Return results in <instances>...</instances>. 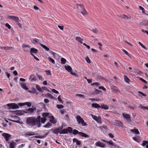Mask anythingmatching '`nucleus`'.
I'll list each match as a JSON object with an SVG mask.
<instances>
[{
  "label": "nucleus",
  "mask_w": 148,
  "mask_h": 148,
  "mask_svg": "<svg viewBox=\"0 0 148 148\" xmlns=\"http://www.w3.org/2000/svg\"><path fill=\"white\" fill-rule=\"evenodd\" d=\"M13 47H6V49L5 50L6 51H8L10 50V49L13 48Z\"/></svg>",
  "instance_id": "56"
},
{
  "label": "nucleus",
  "mask_w": 148,
  "mask_h": 148,
  "mask_svg": "<svg viewBox=\"0 0 148 148\" xmlns=\"http://www.w3.org/2000/svg\"><path fill=\"white\" fill-rule=\"evenodd\" d=\"M48 59L52 63H53L54 64H55V61L52 58L50 57H49L48 58Z\"/></svg>",
  "instance_id": "43"
},
{
  "label": "nucleus",
  "mask_w": 148,
  "mask_h": 148,
  "mask_svg": "<svg viewBox=\"0 0 148 148\" xmlns=\"http://www.w3.org/2000/svg\"><path fill=\"white\" fill-rule=\"evenodd\" d=\"M132 138L134 141H136L137 142L139 143V140L136 137H133Z\"/></svg>",
  "instance_id": "46"
},
{
  "label": "nucleus",
  "mask_w": 148,
  "mask_h": 148,
  "mask_svg": "<svg viewBox=\"0 0 148 148\" xmlns=\"http://www.w3.org/2000/svg\"><path fill=\"white\" fill-rule=\"evenodd\" d=\"M76 119L79 124H81L82 126H85L87 125L86 122L79 115H77L76 117Z\"/></svg>",
  "instance_id": "3"
},
{
  "label": "nucleus",
  "mask_w": 148,
  "mask_h": 148,
  "mask_svg": "<svg viewBox=\"0 0 148 148\" xmlns=\"http://www.w3.org/2000/svg\"><path fill=\"white\" fill-rule=\"evenodd\" d=\"M22 47L24 52H27L29 51V49L30 48V46L28 45L23 44L22 45Z\"/></svg>",
  "instance_id": "8"
},
{
  "label": "nucleus",
  "mask_w": 148,
  "mask_h": 148,
  "mask_svg": "<svg viewBox=\"0 0 148 148\" xmlns=\"http://www.w3.org/2000/svg\"><path fill=\"white\" fill-rule=\"evenodd\" d=\"M99 89H101L104 91H106V89L103 86H100L99 87Z\"/></svg>",
  "instance_id": "53"
},
{
  "label": "nucleus",
  "mask_w": 148,
  "mask_h": 148,
  "mask_svg": "<svg viewBox=\"0 0 148 148\" xmlns=\"http://www.w3.org/2000/svg\"><path fill=\"white\" fill-rule=\"evenodd\" d=\"M83 45H84L85 46H86V47L88 48V49H90V46L87 45L86 43H83Z\"/></svg>",
  "instance_id": "62"
},
{
  "label": "nucleus",
  "mask_w": 148,
  "mask_h": 148,
  "mask_svg": "<svg viewBox=\"0 0 148 148\" xmlns=\"http://www.w3.org/2000/svg\"><path fill=\"white\" fill-rule=\"evenodd\" d=\"M68 130L66 129H64L63 130H62L60 132V134H67L68 133Z\"/></svg>",
  "instance_id": "23"
},
{
  "label": "nucleus",
  "mask_w": 148,
  "mask_h": 148,
  "mask_svg": "<svg viewBox=\"0 0 148 148\" xmlns=\"http://www.w3.org/2000/svg\"><path fill=\"white\" fill-rule=\"evenodd\" d=\"M77 6V11L80 13L84 16L87 15L88 14L84 6L82 4H76Z\"/></svg>",
  "instance_id": "2"
},
{
  "label": "nucleus",
  "mask_w": 148,
  "mask_h": 148,
  "mask_svg": "<svg viewBox=\"0 0 148 148\" xmlns=\"http://www.w3.org/2000/svg\"><path fill=\"white\" fill-rule=\"evenodd\" d=\"M46 96L47 97H49L50 98L52 99H53L54 98V97L51 94H50V93H47L46 95Z\"/></svg>",
  "instance_id": "38"
},
{
  "label": "nucleus",
  "mask_w": 148,
  "mask_h": 148,
  "mask_svg": "<svg viewBox=\"0 0 148 148\" xmlns=\"http://www.w3.org/2000/svg\"><path fill=\"white\" fill-rule=\"evenodd\" d=\"M141 31L143 32H144L145 33H146L148 35V32L147 30H144L143 29H142Z\"/></svg>",
  "instance_id": "64"
},
{
  "label": "nucleus",
  "mask_w": 148,
  "mask_h": 148,
  "mask_svg": "<svg viewBox=\"0 0 148 148\" xmlns=\"http://www.w3.org/2000/svg\"><path fill=\"white\" fill-rule=\"evenodd\" d=\"M33 42H36L38 43H39L40 44V40H39L37 38H35V39H33Z\"/></svg>",
  "instance_id": "36"
},
{
  "label": "nucleus",
  "mask_w": 148,
  "mask_h": 148,
  "mask_svg": "<svg viewBox=\"0 0 148 148\" xmlns=\"http://www.w3.org/2000/svg\"><path fill=\"white\" fill-rule=\"evenodd\" d=\"M123 116L126 119L128 122H130L131 121V116L130 115L123 113H122Z\"/></svg>",
  "instance_id": "11"
},
{
  "label": "nucleus",
  "mask_w": 148,
  "mask_h": 148,
  "mask_svg": "<svg viewBox=\"0 0 148 148\" xmlns=\"http://www.w3.org/2000/svg\"><path fill=\"white\" fill-rule=\"evenodd\" d=\"M139 108H141L143 110H145L146 109L148 110V106L145 107L141 105H140L139 106Z\"/></svg>",
  "instance_id": "34"
},
{
  "label": "nucleus",
  "mask_w": 148,
  "mask_h": 148,
  "mask_svg": "<svg viewBox=\"0 0 148 148\" xmlns=\"http://www.w3.org/2000/svg\"><path fill=\"white\" fill-rule=\"evenodd\" d=\"M46 120V118L43 117L41 118L40 117V123L41 122L42 123H44L45 122Z\"/></svg>",
  "instance_id": "32"
},
{
  "label": "nucleus",
  "mask_w": 148,
  "mask_h": 148,
  "mask_svg": "<svg viewBox=\"0 0 148 148\" xmlns=\"http://www.w3.org/2000/svg\"><path fill=\"white\" fill-rule=\"evenodd\" d=\"M40 120V115L36 118L34 117H30L27 119L26 123L30 126H34L37 125L38 127H39L41 126Z\"/></svg>",
  "instance_id": "1"
},
{
  "label": "nucleus",
  "mask_w": 148,
  "mask_h": 148,
  "mask_svg": "<svg viewBox=\"0 0 148 148\" xmlns=\"http://www.w3.org/2000/svg\"><path fill=\"white\" fill-rule=\"evenodd\" d=\"M35 135L34 133L32 132H26L25 134V135L26 136H33L34 135Z\"/></svg>",
  "instance_id": "28"
},
{
  "label": "nucleus",
  "mask_w": 148,
  "mask_h": 148,
  "mask_svg": "<svg viewBox=\"0 0 148 148\" xmlns=\"http://www.w3.org/2000/svg\"><path fill=\"white\" fill-rule=\"evenodd\" d=\"M114 125L116 126L123 127V123L120 121L115 120L114 122Z\"/></svg>",
  "instance_id": "13"
},
{
  "label": "nucleus",
  "mask_w": 148,
  "mask_h": 148,
  "mask_svg": "<svg viewBox=\"0 0 148 148\" xmlns=\"http://www.w3.org/2000/svg\"><path fill=\"white\" fill-rule=\"evenodd\" d=\"M122 50L125 53L127 56H129L130 54L128 52L125 50L122 49Z\"/></svg>",
  "instance_id": "44"
},
{
  "label": "nucleus",
  "mask_w": 148,
  "mask_h": 148,
  "mask_svg": "<svg viewBox=\"0 0 148 148\" xmlns=\"http://www.w3.org/2000/svg\"><path fill=\"white\" fill-rule=\"evenodd\" d=\"M44 101L46 103H47L49 102V100L47 99H44Z\"/></svg>",
  "instance_id": "61"
},
{
  "label": "nucleus",
  "mask_w": 148,
  "mask_h": 148,
  "mask_svg": "<svg viewBox=\"0 0 148 148\" xmlns=\"http://www.w3.org/2000/svg\"><path fill=\"white\" fill-rule=\"evenodd\" d=\"M38 50L34 48H32L30 49V54L33 56L34 55L33 53L36 54L38 52Z\"/></svg>",
  "instance_id": "15"
},
{
  "label": "nucleus",
  "mask_w": 148,
  "mask_h": 148,
  "mask_svg": "<svg viewBox=\"0 0 148 148\" xmlns=\"http://www.w3.org/2000/svg\"><path fill=\"white\" fill-rule=\"evenodd\" d=\"M92 106L96 108H100L101 106L97 103H93L92 104Z\"/></svg>",
  "instance_id": "21"
},
{
  "label": "nucleus",
  "mask_w": 148,
  "mask_h": 148,
  "mask_svg": "<svg viewBox=\"0 0 148 148\" xmlns=\"http://www.w3.org/2000/svg\"><path fill=\"white\" fill-rule=\"evenodd\" d=\"M63 128V126L59 127L53 129L52 130L53 133L55 134H57L58 133L60 132V131Z\"/></svg>",
  "instance_id": "7"
},
{
  "label": "nucleus",
  "mask_w": 148,
  "mask_h": 148,
  "mask_svg": "<svg viewBox=\"0 0 148 148\" xmlns=\"http://www.w3.org/2000/svg\"><path fill=\"white\" fill-rule=\"evenodd\" d=\"M91 115L92 119L96 121L98 123L100 124L101 123V120L99 117L92 114H91Z\"/></svg>",
  "instance_id": "14"
},
{
  "label": "nucleus",
  "mask_w": 148,
  "mask_h": 148,
  "mask_svg": "<svg viewBox=\"0 0 148 148\" xmlns=\"http://www.w3.org/2000/svg\"><path fill=\"white\" fill-rule=\"evenodd\" d=\"M119 17L124 19H131V17L130 16H127L125 14L121 15H118Z\"/></svg>",
  "instance_id": "19"
},
{
  "label": "nucleus",
  "mask_w": 148,
  "mask_h": 148,
  "mask_svg": "<svg viewBox=\"0 0 148 148\" xmlns=\"http://www.w3.org/2000/svg\"><path fill=\"white\" fill-rule=\"evenodd\" d=\"M101 108L105 110H108L109 108V106L106 104H102L101 106Z\"/></svg>",
  "instance_id": "24"
},
{
  "label": "nucleus",
  "mask_w": 148,
  "mask_h": 148,
  "mask_svg": "<svg viewBox=\"0 0 148 148\" xmlns=\"http://www.w3.org/2000/svg\"><path fill=\"white\" fill-rule=\"evenodd\" d=\"M58 100L60 102L62 103V101L60 97V95H59L58 97Z\"/></svg>",
  "instance_id": "60"
},
{
  "label": "nucleus",
  "mask_w": 148,
  "mask_h": 148,
  "mask_svg": "<svg viewBox=\"0 0 148 148\" xmlns=\"http://www.w3.org/2000/svg\"><path fill=\"white\" fill-rule=\"evenodd\" d=\"M147 145H148V142L146 140L143 141L142 143V146H146Z\"/></svg>",
  "instance_id": "40"
},
{
  "label": "nucleus",
  "mask_w": 148,
  "mask_h": 148,
  "mask_svg": "<svg viewBox=\"0 0 148 148\" xmlns=\"http://www.w3.org/2000/svg\"><path fill=\"white\" fill-rule=\"evenodd\" d=\"M138 93L142 95L144 97H145L146 96V95L144 93H143L141 91H139L138 92Z\"/></svg>",
  "instance_id": "57"
},
{
  "label": "nucleus",
  "mask_w": 148,
  "mask_h": 148,
  "mask_svg": "<svg viewBox=\"0 0 148 148\" xmlns=\"http://www.w3.org/2000/svg\"><path fill=\"white\" fill-rule=\"evenodd\" d=\"M86 59L87 63H90V60L88 57H87L86 58Z\"/></svg>",
  "instance_id": "55"
},
{
  "label": "nucleus",
  "mask_w": 148,
  "mask_h": 148,
  "mask_svg": "<svg viewBox=\"0 0 148 148\" xmlns=\"http://www.w3.org/2000/svg\"><path fill=\"white\" fill-rule=\"evenodd\" d=\"M124 78L125 82L129 84L130 81L128 77L127 76L124 75Z\"/></svg>",
  "instance_id": "25"
},
{
  "label": "nucleus",
  "mask_w": 148,
  "mask_h": 148,
  "mask_svg": "<svg viewBox=\"0 0 148 148\" xmlns=\"http://www.w3.org/2000/svg\"><path fill=\"white\" fill-rule=\"evenodd\" d=\"M76 95L79 96L81 98H84L85 97L84 95L80 94H77Z\"/></svg>",
  "instance_id": "50"
},
{
  "label": "nucleus",
  "mask_w": 148,
  "mask_h": 148,
  "mask_svg": "<svg viewBox=\"0 0 148 148\" xmlns=\"http://www.w3.org/2000/svg\"><path fill=\"white\" fill-rule=\"evenodd\" d=\"M66 60L64 58H62L61 59V63L62 64H64L66 62Z\"/></svg>",
  "instance_id": "37"
},
{
  "label": "nucleus",
  "mask_w": 148,
  "mask_h": 148,
  "mask_svg": "<svg viewBox=\"0 0 148 148\" xmlns=\"http://www.w3.org/2000/svg\"><path fill=\"white\" fill-rule=\"evenodd\" d=\"M29 79L32 82L35 81L36 79V76L33 74L31 75L29 77Z\"/></svg>",
  "instance_id": "18"
},
{
  "label": "nucleus",
  "mask_w": 148,
  "mask_h": 148,
  "mask_svg": "<svg viewBox=\"0 0 148 148\" xmlns=\"http://www.w3.org/2000/svg\"><path fill=\"white\" fill-rule=\"evenodd\" d=\"M92 31L94 33H97L98 31L97 28H95L94 29H93Z\"/></svg>",
  "instance_id": "63"
},
{
  "label": "nucleus",
  "mask_w": 148,
  "mask_h": 148,
  "mask_svg": "<svg viewBox=\"0 0 148 148\" xmlns=\"http://www.w3.org/2000/svg\"><path fill=\"white\" fill-rule=\"evenodd\" d=\"M64 67L65 69L68 72H70L72 71V68L70 66L68 65L67 66H65Z\"/></svg>",
  "instance_id": "22"
},
{
  "label": "nucleus",
  "mask_w": 148,
  "mask_h": 148,
  "mask_svg": "<svg viewBox=\"0 0 148 148\" xmlns=\"http://www.w3.org/2000/svg\"><path fill=\"white\" fill-rule=\"evenodd\" d=\"M19 106H23L25 105V103H19L18 104Z\"/></svg>",
  "instance_id": "59"
},
{
  "label": "nucleus",
  "mask_w": 148,
  "mask_h": 148,
  "mask_svg": "<svg viewBox=\"0 0 148 148\" xmlns=\"http://www.w3.org/2000/svg\"><path fill=\"white\" fill-rule=\"evenodd\" d=\"M139 8L140 9L142 10L143 13L144 14H146L145 13V9L143 8L142 6H139Z\"/></svg>",
  "instance_id": "47"
},
{
  "label": "nucleus",
  "mask_w": 148,
  "mask_h": 148,
  "mask_svg": "<svg viewBox=\"0 0 148 148\" xmlns=\"http://www.w3.org/2000/svg\"><path fill=\"white\" fill-rule=\"evenodd\" d=\"M51 125V124L50 123H48L44 126V127L46 128H49Z\"/></svg>",
  "instance_id": "41"
},
{
  "label": "nucleus",
  "mask_w": 148,
  "mask_h": 148,
  "mask_svg": "<svg viewBox=\"0 0 148 148\" xmlns=\"http://www.w3.org/2000/svg\"><path fill=\"white\" fill-rule=\"evenodd\" d=\"M75 39L76 40H77L80 43H83L82 41L83 40V39L81 38L78 37H76L75 38Z\"/></svg>",
  "instance_id": "29"
},
{
  "label": "nucleus",
  "mask_w": 148,
  "mask_h": 148,
  "mask_svg": "<svg viewBox=\"0 0 148 148\" xmlns=\"http://www.w3.org/2000/svg\"><path fill=\"white\" fill-rule=\"evenodd\" d=\"M56 106L59 109L63 108L64 106L62 105H57Z\"/></svg>",
  "instance_id": "45"
},
{
  "label": "nucleus",
  "mask_w": 148,
  "mask_h": 148,
  "mask_svg": "<svg viewBox=\"0 0 148 148\" xmlns=\"http://www.w3.org/2000/svg\"><path fill=\"white\" fill-rule=\"evenodd\" d=\"M52 91L53 92L55 93H56V94H59V92H58V91H57V90H56L55 89H53L52 90Z\"/></svg>",
  "instance_id": "54"
},
{
  "label": "nucleus",
  "mask_w": 148,
  "mask_h": 148,
  "mask_svg": "<svg viewBox=\"0 0 148 148\" xmlns=\"http://www.w3.org/2000/svg\"><path fill=\"white\" fill-rule=\"evenodd\" d=\"M26 110L27 111V112L31 113L34 112V109L33 108H30Z\"/></svg>",
  "instance_id": "31"
},
{
  "label": "nucleus",
  "mask_w": 148,
  "mask_h": 148,
  "mask_svg": "<svg viewBox=\"0 0 148 148\" xmlns=\"http://www.w3.org/2000/svg\"><path fill=\"white\" fill-rule=\"evenodd\" d=\"M8 18L10 19L13 20L17 23H18L20 21L18 17L14 16H9Z\"/></svg>",
  "instance_id": "9"
},
{
  "label": "nucleus",
  "mask_w": 148,
  "mask_h": 148,
  "mask_svg": "<svg viewBox=\"0 0 148 148\" xmlns=\"http://www.w3.org/2000/svg\"><path fill=\"white\" fill-rule=\"evenodd\" d=\"M73 133L74 135H76L77 134H79L81 136L85 138H87L89 137V136L86 134L84 133H83L82 132H79L77 130L75 129H74L73 130Z\"/></svg>",
  "instance_id": "4"
},
{
  "label": "nucleus",
  "mask_w": 148,
  "mask_h": 148,
  "mask_svg": "<svg viewBox=\"0 0 148 148\" xmlns=\"http://www.w3.org/2000/svg\"><path fill=\"white\" fill-rule=\"evenodd\" d=\"M40 45L46 51H48L50 50L49 48L47 47H46L45 45H43L42 44H40Z\"/></svg>",
  "instance_id": "30"
},
{
  "label": "nucleus",
  "mask_w": 148,
  "mask_h": 148,
  "mask_svg": "<svg viewBox=\"0 0 148 148\" xmlns=\"http://www.w3.org/2000/svg\"><path fill=\"white\" fill-rule=\"evenodd\" d=\"M73 142H76V145L79 146L80 145L81 143L80 140H77L76 138H74L73 139Z\"/></svg>",
  "instance_id": "20"
},
{
  "label": "nucleus",
  "mask_w": 148,
  "mask_h": 148,
  "mask_svg": "<svg viewBox=\"0 0 148 148\" xmlns=\"http://www.w3.org/2000/svg\"><path fill=\"white\" fill-rule=\"evenodd\" d=\"M2 136L4 138L6 141H8L11 136V135L8 134L4 133L2 134Z\"/></svg>",
  "instance_id": "10"
},
{
  "label": "nucleus",
  "mask_w": 148,
  "mask_h": 148,
  "mask_svg": "<svg viewBox=\"0 0 148 148\" xmlns=\"http://www.w3.org/2000/svg\"><path fill=\"white\" fill-rule=\"evenodd\" d=\"M20 84L21 87L24 89L26 90H28V88L27 87L25 83H20Z\"/></svg>",
  "instance_id": "16"
},
{
  "label": "nucleus",
  "mask_w": 148,
  "mask_h": 148,
  "mask_svg": "<svg viewBox=\"0 0 148 148\" xmlns=\"http://www.w3.org/2000/svg\"><path fill=\"white\" fill-rule=\"evenodd\" d=\"M100 85L98 82L93 83L91 84V86H96L98 87Z\"/></svg>",
  "instance_id": "35"
},
{
  "label": "nucleus",
  "mask_w": 148,
  "mask_h": 148,
  "mask_svg": "<svg viewBox=\"0 0 148 148\" xmlns=\"http://www.w3.org/2000/svg\"><path fill=\"white\" fill-rule=\"evenodd\" d=\"M16 145V143L13 141L11 142L10 143V148H14L15 146Z\"/></svg>",
  "instance_id": "26"
},
{
  "label": "nucleus",
  "mask_w": 148,
  "mask_h": 148,
  "mask_svg": "<svg viewBox=\"0 0 148 148\" xmlns=\"http://www.w3.org/2000/svg\"><path fill=\"white\" fill-rule=\"evenodd\" d=\"M138 43L144 49H146V47L144 45L140 42H139Z\"/></svg>",
  "instance_id": "51"
},
{
  "label": "nucleus",
  "mask_w": 148,
  "mask_h": 148,
  "mask_svg": "<svg viewBox=\"0 0 148 148\" xmlns=\"http://www.w3.org/2000/svg\"><path fill=\"white\" fill-rule=\"evenodd\" d=\"M101 140L103 142L106 143L108 145L109 147H110L114 146V147H116V145L114 143L112 140L110 141H108L103 139H101Z\"/></svg>",
  "instance_id": "6"
},
{
  "label": "nucleus",
  "mask_w": 148,
  "mask_h": 148,
  "mask_svg": "<svg viewBox=\"0 0 148 148\" xmlns=\"http://www.w3.org/2000/svg\"><path fill=\"white\" fill-rule=\"evenodd\" d=\"M5 74L6 75V76L7 77L9 78H10V74L9 73H8L7 72H5Z\"/></svg>",
  "instance_id": "58"
},
{
  "label": "nucleus",
  "mask_w": 148,
  "mask_h": 148,
  "mask_svg": "<svg viewBox=\"0 0 148 148\" xmlns=\"http://www.w3.org/2000/svg\"><path fill=\"white\" fill-rule=\"evenodd\" d=\"M36 89L40 92H42V91L41 89V88L39 86V85L36 84Z\"/></svg>",
  "instance_id": "33"
},
{
  "label": "nucleus",
  "mask_w": 148,
  "mask_h": 148,
  "mask_svg": "<svg viewBox=\"0 0 148 148\" xmlns=\"http://www.w3.org/2000/svg\"><path fill=\"white\" fill-rule=\"evenodd\" d=\"M50 119L49 121L53 124H55L56 122V121L54 117L53 116H50L49 117Z\"/></svg>",
  "instance_id": "17"
},
{
  "label": "nucleus",
  "mask_w": 148,
  "mask_h": 148,
  "mask_svg": "<svg viewBox=\"0 0 148 148\" xmlns=\"http://www.w3.org/2000/svg\"><path fill=\"white\" fill-rule=\"evenodd\" d=\"M95 145L96 146L104 148L106 147V144L103 143L98 141L95 143Z\"/></svg>",
  "instance_id": "12"
},
{
  "label": "nucleus",
  "mask_w": 148,
  "mask_h": 148,
  "mask_svg": "<svg viewBox=\"0 0 148 148\" xmlns=\"http://www.w3.org/2000/svg\"><path fill=\"white\" fill-rule=\"evenodd\" d=\"M25 105H26L28 107H30L31 106L32 104L31 103L28 102H26L25 103Z\"/></svg>",
  "instance_id": "48"
},
{
  "label": "nucleus",
  "mask_w": 148,
  "mask_h": 148,
  "mask_svg": "<svg viewBox=\"0 0 148 148\" xmlns=\"http://www.w3.org/2000/svg\"><path fill=\"white\" fill-rule=\"evenodd\" d=\"M33 137H35L36 138H44V136H40L39 135L38 136H33Z\"/></svg>",
  "instance_id": "39"
},
{
  "label": "nucleus",
  "mask_w": 148,
  "mask_h": 148,
  "mask_svg": "<svg viewBox=\"0 0 148 148\" xmlns=\"http://www.w3.org/2000/svg\"><path fill=\"white\" fill-rule=\"evenodd\" d=\"M140 80L143 82L144 84H146L147 83V82L142 78L140 77Z\"/></svg>",
  "instance_id": "49"
},
{
  "label": "nucleus",
  "mask_w": 148,
  "mask_h": 148,
  "mask_svg": "<svg viewBox=\"0 0 148 148\" xmlns=\"http://www.w3.org/2000/svg\"><path fill=\"white\" fill-rule=\"evenodd\" d=\"M100 91L99 90H98L97 89H95V91L94 92V93L95 94H98L100 93Z\"/></svg>",
  "instance_id": "52"
},
{
  "label": "nucleus",
  "mask_w": 148,
  "mask_h": 148,
  "mask_svg": "<svg viewBox=\"0 0 148 148\" xmlns=\"http://www.w3.org/2000/svg\"><path fill=\"white\" fill-rule=\"evenodd\" d=\"M7 106L9 107L10 109H12L18 108H19L18 105L15 103L8 104H7Z\"/></svg>",
  "instance_id": "5"
},
{
  "label": "nucleus",
  "mask_w": 148,
  "mask_h": 148,
  "mask_svg": "<svg viewBox=\"0 0 148 148\" xmlns=\"http://www.w3.org/2000/svg\"><path fill=\"white\" fill-rule=\"evenodd\" d=\"M130 131L134 132L135 134H140L138 130L136 129L131 130Z\"/></svg>",
  "instance_id": "27"
},
{
  "label": "nucleus",
  "mask_w": 148,
  "mask_h": 148,
  "mask_svg": "<svg viewBox=\"0 0 148 148\" xmlns=\"http://www.w3.org/2000/svg\"><path fill=\"white\" fill-rule=\"evenodd\" d=\"M49 113H43L42 114V116L43 117H47L49 116Z\"/></svg>",
  "instance_id": "42"
}]
</instances>
